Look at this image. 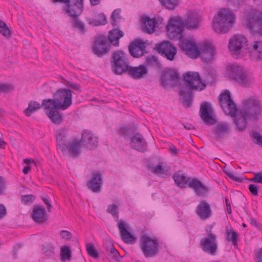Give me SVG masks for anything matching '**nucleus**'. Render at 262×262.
<instances>
[{
  "instance_id": "obj_1",
  "label": "nucleus",
  "mask_w": 262,
  "mask_h": 262,
  "mask_svg": "<svg viewBox=\"0 0 262 262\" xmlns=\"http://www.w3.org/2000/svg\"><path fill=\"white\" fill-rule=\"evenodd\" d=\"M184 86L180 89L179 94L182 97L183 104L187 108L192 105L194 95L192 91H202L206 87L198 72H188L183 75Z\"/></svg>"
},
{
  "instance_id": "obj_2",
  "label": "nucleus",
  "mask_w": 262,
  "mask_h": 262,
  "mask_svg": "<svg viewBox=\"0 0 262 262\" xmlns=\"http://www.w3.org/2000/svg\"><path fill=\"white\" fill-rule=\"evenodd\" d=\"M181 47L182 50L191 58H196L201 55L206 62L210 61L213 58L215 52L212 45L208 42L204 43L202 51L192 40H182Z\"/></svg>"
},
{
  "instance_id": "obj_3",
  "label": "nucleus",
  "mask_w": 262,
  "mask_h": 262,
  "mask_svg": "<svg viewBox=\"0 0 262 262\" xmlns=\"http://www.w3.org/2000/svg\"><path fill=\"white\" fill-rule=\"evenodd\" d=\"M235 23V16L229 9L223 8L219 10L217 15L213 19V28L219 34L226 33Z\"/></svg>"
},
{
  "instance_id": "obj_4",
  "label": "nucleus",
  "mask_w": 262,
  "mask_h": 262,
  "mask_svg": "<svg viewBox=\"0 0 262 262\" xmlns=\"http://www.w3.org/2000/svg\"><path fill=\"white\" fill-rule=\"evenodd\" d=\"M73 93L70 89L61 88L54 94L53 99H44L42 101L48 103V108L52 105L54 108L64 110L72 104Z\"/></svg>"
},
{
  "instance_id": "obj_5",
  "label": "nucleus",
  "mask_w": 262,
  "mask_h": 262,
  "mask_svg": "<svg viewBox=\"0 0 262 262\" xmlns=\"http://www.w3.org/2000/svg\"><path fill=\"white\" fill-rule=\"evenodd\" d=\"M229 77L243 87L251 86L254 82L252 75L244 70V68L237 64H232L227 68Z\"/></svg>"
},
{
  "instance_id": "obj_6",
  "label": "nucleus",
  "mask_w": 262,
  "mask_h": 262,
  "mask_svg": "<svg viewBox=\"0 0 262 262\" xmlns=\"http://www.w3.org/2000/svg\"><path fill=\"white\" fill-rule=\"evenodd\" d=\"M240 110L249 119L256 121L262 115V103L256 97L251 96L243 101Z\"/></svg>"
},
{
  "instance_id": "obj_7",
  "label": "nucleus",
  "mask_w": 262,
  "mask_h": 262,
  "mask_svg": "<svg viewBox=\"0 0 262 262\" xmlns=\"http://www.w3.org/2000/svg\"><path fill=\"white\" fill-rule=\"evenodd\" d=\"M139 246L146 258L154 257L159 253L160 243L155 236L150 237L146 234L142 235L140 237Z\"/></svg>"
},
{
  "instance_id": "obj_8",
  "label": "nucleus",
  "mask_w": 262,
  "mask_h": 262,
  "mask_svg": "<svg viewBox=\"0 0 262 262\" xmlns=\"http://www.w3.org/2000/svg\"><path fill=\"white\" fill-rule=\"evenodd\" d=\"M128 55L121 50L114 51L112 55L111 69L116 75L126 73L130 67Z\"/></svg>"
},
{
  "instance_id": "obj_9",
  "label": "nucleus",
  "mask_w": 262,
  "mask_h": 262,
  "mask_svg": "<svg viewBox=\"0 0 262 262\" xmlns=\"http://www.w3.org/2000/svg\"><path fill=\"white\" fill-rule=\"evenodd\" d=\"M182 20L179 18H170L166 27L167 34L170 39L179 40L182 37L183 31Z\"/></svg>"
},
{
  "instance_id": "obj_10",
  "label": "nucleus",
  "mask_w": 262,
  "mask_h": 262,
  "mask_svg": "<svg viewBox=\"0 0 262 262\" xmlns=\"http://www.w3.org/2000/svg\"><path fill=\"white\" fill-rule=\"evenodd\" d=\"M219 101L224 112L226 115L233 116L239 111L232 99L230 93L228 90H225L223 93L220 95Z\"/></svg>"
},
{
  "instance_id": "obj_11",
  "label": "nucleus",
  "mask_w": 262,
  "mask_h": 262,
  "mask_svg": "<svg viewBox=\"0 0 262 262\" xmlns=\"http://www.w3.org/2000/svg\"><path fill=\"white\" fill-rule=\"evenodd\" d=\"M111 45L104 36H99L94 41L92 51L98 57H102L107 54L110 50Z\"/></svg>"
},
{
  "instance_id": "obj_12",
  "label": "nucleus",
  "mask_w": 262,
  "mask_h": 262,
  "mask_svg": "<svg viewBox=\"0 0 262 262\" xmlns=\"http://www.w3.org/2000/svg\"><path fill=\"white\" fill-rule=\"evenodd\" d=\"M200 245L204 252L212 255H215L217 250L216 235L212 233H208L206 237L201 240Z\"/></svg>"
},
{
  "instance_id": "obj_13",
  "label": "nucleus",
  "mask_w": 262,
  "mask_h": 262,
  "mask_svg": "<svg viewBox=\"0 0 262 262\" xmlns=\"http://www.w3.org/2000/svg\"><path fill=\"white\" fill-rule=\"evenodd\" d=\"M247 27L251 31L262 35V13L249 12L248 13Z\"/></svg>"
},
{
  "instance_id": "obj_14",
  "label": "nucleus",
  "mask_w": 262,
  "mask_h": 262,
  "mask_svg": "<svg viewBox=\"0 0 262 262\" xmlns=\"http://www.w3.org/2000/svg\"><path fill=\"white\" fill-rule=\"evenodd\" d=\"M158 52L167 60L172 61L177 52V49L168 41H163L156 48Z\"/></svg>"
},
{
  "instance_id": "obj_15",
  "label": "nucleus",
  "mask_w": 262,
  "mask_h": 262,
  "mask_svg": "<svg viewBox=\"0 0 262 262\" xmlns=\"http://www.w3.org/2000/svg\"><path fill=\"white\" fill-rule=\"evenodd\" d=\"M247 42V39L244 36L236 35L230 39L228 48L232 54L237 55L241 49L246 46Z\"/></svg>"
},
{
  "instance_id": "obj_16",
  "label": "nucleus",
  "mask_w": 262,
  "mask_h": 262,
  "mask_svg": "<svg viewBox=\"0 0 262 262\" xmlns=\"http://www.w3.org/2000/svg\"><path fill=\"white\" fill-rule=\"evenodd\" d=\"M179 79V75L174 70H165L161 78L162 85L166 88L168 85H176L178 80Z\"/></svg>"
},
{
  "instance_id": "obj_17",
  "label": "nucleus",
  "mask_w": 262,
  "mask_h": 262,
  "mask_svg": "<svg viewBox=\"0 0 262 262\" xmlns=\"http://www.w3.org/2000/svg\"><path fill=\"white\" fill-rule=\"evenodd\" d=\"M66 5L67 13L73 18H76L82 13L83 0H69Z\"/></svg>"
},
{
  "instance_id": "obj_18",
  "label": "nucleus",
  "mask_w": 262,
  "mask_h": 262,
  "mask_svg": "<svg viewBox=\"0 0 262 262\" xmlns=\"http://www.w3.org/2000/svg\"><path fill=\"white\" fill-rule=\"evenodd\" d=\"M195 212L201 220H207L212 215L210 204L206 200H201L196 206Z\"/></svg>"
},
{
  "instance_id": "obj_19",
  "label": "nucleus",
  "mask_w": 262,
  "mask_h": 262,
  "mask_svg": "<svg viewBox=\"0 0 262 262\" xmlns=\"http://www.w3.org/2000/svg\"><path fill=\"white\" fill-rule=\"evenodd\" d=\"M103 184L101 174L98 171L92 173V177L86 183L87 187L92 192L98 193L100 192Z\"/></svg>"
},
{
  "instance_id": "obj_20",
  "label": "nucleus",
  "mask_w": 262,
  "mask_h": 262,
  "mask_svg": "<svg viewBox=\"0 0 262 262\" xmlns=\"http://www.w3.org/2000/svg\"><path fill=\"white\" fill-rule=\"evenodd\" d=\"M200 116L204 122L207 125H213L216 122L211 112V105L207 102L201 103L200 110Z\"/></svg>"
},
{
  "instance_id": "obj_21",
  "label": "nucleus",
  "mask_w": 262,
  "mask_h": 262,
  "mask_svg": "<svg viewBox=\"0 0 262 262\" xmlns=\"http://www.w3.org/2000/svg\"><path fill=\"white\" fill-rule=\"evenodd\" d=\"M69 129L63 127L56 131L55 138L57 145L60 149L63 155L66 154V144L68 137Z\"/></svg>"
},
{
  "instance_id": "obj_22",
  "label": "nucleus",
  "mask_w": 262,
  "mask_h": 262,
  "mask_svg": "<svg viewBox=\"0 0 262 262\" xmlns=\"http://www.w3.org/2000/svg\"><path fill=\"white\" fill-rule=\"evenodd\" d=\"M82 146L88 149H94L97 147L98 141L96 137L93 135L91 132L84 130L81 135V138L79 139Z\"/></svg>"
},
{
  "instance_id": "obj_23",
  "label": "nucleus",
  "mask_w": 262,
  "mask_h": 262,
  "mask_svg": "<svg viewBox=\"0 0 262 262\" xmlns=\"http://www.w3.org/2000/svg\"><path fill=\"white\" fill-rule=\"evenodd\" d=\"M48 103L42 101L43 107L46 110V113L51 121L57 125L61 124L63 120L61 113L58 112L59 108H56L51 105V108H48Z\"/></svg>"
},
{
  "instance_id": "obj_24",
  "label": "nucleus",
  "mask_w": 262,
  "mask_h": 262,
  "mask_svg": "<svg viewBox=\"0 0 262 262\" xmlns=\"http://www.w3.org/2000/svg\"><path fill=\"white\" fill-rule=\"evenodd\" d=\"M130 144L133 148L140 152H144L147 149L146 141L143 136L139 133L131 137Z\"/></svg>"
},
{
  "instance_id": "obj_25",
  "label": "nucleus",
  "mask_w": 262,
  "mask_h": 262,
  "mask_svg": "<svg viewBox=\"0 0 262 262\" xmlns=\"http://www.w3.org/2000/svg\"><path fill=\"white\" fill-rule=\"evenodd\" d=\"M31 217L35 222L40 224L46 222L49 215L42 206L36 205L33 207Z\"/></svg>"
},
{
  "instance_id": "obj_26",
  "label": "nucleus",
  "mask_w": 262,
  "mask_h": 262,
  "mask_svg": "<svg viewBox=\"0 0 262 262\" xmlns=\"http://www.w3.org/2000/svg\"><path fill=\"white\" fill-rule=\"evenodd\" d=\"M82 145L79 140L75 139L66 144V152L72 158H77L81 154Z\"/></svg>"
},
{
  "instance_id": "obj_27",
  "label": "nucleus",
  "mask_w": 262,
  "mask_h": 262,
  "mask_svg": "<svg viewBox=\"0 0 262 262\" xmlns=\"http://www.w3.org/2000/svg\"><path fill=\"white\" fill-rule=\"evenodd\" d=\"M118 227L120 231L121 238L126 244H133L136 240V237L133 236L126 228L125 223L121 221L118 223Z\"/></svg>"
},
{
  "instance_id": "obj_28",
  "label": "nucleus",
  "mask_w": 262,
  "mask_h": 262,
  "mask_svg": "<svg viewBox=\"0 0 262 262\" xmlns=\"http://www.w3.org/2000/svg\"><path fill=\"white\" fill-rule=\"evenodd\" d=\"M107 258L110 262H119L121 256L119 252L115 248L111 241H107L104 244Z\"/></svg>"
},
{
  "instance_id": "obj_29",
  "label": "nucleus",
  "mask_w": 262,
  "mask_h": 262,
  "mask_svg": "<svg viewBox=\"0 0 262 262\" xmlns=\"http://www.w3.org/2000/svg\"><path fill=\"white\" fill-rule=\"evenodd\" d=\"M231 116L233 117V123L238 131L243 132L246 129L247 120L249 119V118L245 116V115L242 113L240 110L235 115Z\"/></svg>"
},
{
  "instance_id": "obj_30",
  "label": "nucleus",
  "mask_w": 262,
  "mask_h": 262,
  "mask_svg": "<svg viewBox=\"0 0 262 262\" xmlns=\"http://www.w3.org/2000/svg\"><path fill=\"white\" fill-rule=\"evenodd\" d=\"M147 67L144 64H141L138 67H132L130 66L127 74L134 79H139L147 74Z\"/></svg>"
},
{
  "instance_id": "obj_31",
  "label": "nucleus",
  "mask_w": 262,
  "mask_h": 262,
  "mask_svg": "<svg viewBox=\"0 0 262 262\" xmlns=\"http://www.w3.org/2000/svg\"><path fill=\"white\" fill-rule=\"evenodd\" d=\"M200 17L196 13H189L187 18L182 20L183 25L188 29H196L198 28Z\"/></svg>"
},
{
  "instance_id": "obj_32",
  "label": "nucleus",
  "mask_w": 262,
  "mask_h": 262,
  "mask_svg": "<svg viewBox=\"0 0 262 262\" xmlns=\"http://www.w3.org/2000/svg\"><path fill=\"white\" fill-rule=\"evenodd\" d=\"M189 187L193 189L197 196L205 195L208 191L207 187L196 178L192 179L189 182Z\"/></svg>"
},
{
  "instance_id": "obj_33",
  "label": "nucleus",
  "mask_w": 262,
  "mask_h": 262,
  "mask_svg": "<svg viewBox=\"0 0 262 262\" xmlns=\"http://www.w3.org/2000/svg\"><path fill=\"white\" fill-rule=\"evenodd\" d=\"M156 23L155 19L145 16L141 20V28L144 32L151 34L155 32Z\"/></svg>"
},
{
  "instance_id": "obj_34",
  "label": "nucleus",
  "mask_w": 262,
  "mask_h": 262,
  "mask_svg": "<svg viewBox=\"0 0 262 262\" xmlns=\"http://www.w3.org/2000/svg\"><path fill=\"white\" fill-rule=\"evenodd\" d=\"M229 129V125L225 122L217 124L213 131L215 138L217 140L222 139L228 134Z\"/></svg>"
},
{
  "instance_id": "obj_35",
  "label": "nucleus",
  "mask_w": 262,
  "mask_h": 262,
  "mask_svg": "<svg viewBox=\"0 0 262 262\" xmlns=\"http://www.w3.org/2000/svg\"><path fill=\"white\" fill-rule=\"evenodd\" d=\"M124 36V33L118 29H114L108 32L107 38L110 43L118 47L119 45V39Z\"/></svg>"
},
{
  "instance_id": "obj_36",
  "label": "nucleus",
  "mask_w": 262,
  "mask_h": 262,
  "mask_svg": "<svg viewBox=\"0 0 262 262\" xmlns=\"http://www.w3.org/2000/svg\"><path fill=\"white\" fill-rule=\"evenodd\" d=\"M172 178L177 186L181 188L186 187L187 184L189 186V182L192 180L190 178H187L181 171L175 172Z\"/></svg>"
},
{
  "instance_id": "obj_37",
  "label": "nucleus",
  "mask_w": 262,
  "mask_h": 262,
  "mask_svg": "<svg viewBox=\"0 0 262 262\" xmlns=\"http://www.w3.org/2000/svg\"><path fill=\"white\" fill-rule=\"evenodd\" d=\"M136 48L140 53L139 54L140 56H143L145 52L146 45L141 40H134L132 41L128 46V51L129 53H133V50Z\"/></svg>"
},
{
  "instance_id": "obj_38",
  "label": "nucleus",
  "mask_w": 262,
  "mask_h": 262,
  "mask_svg": "<svg viewBox=\"0 0 262 262\" xmlns=\"http://www.w3.org/2000/svg\"><path fill=\"white\" fill-rule=\"evenodd\" d=\"M43 106V104H40L35 101H31L28 103L27 108L24 110V113L27 117H30L31 115L39 110Z\"/></svg>"
},
{
  "instance_id": "obj_39",
  "label": "nucleus",
  "mask_w": 262,
  "mask_h": 262,
  "mask_svg": "<svg viewBox=\"0 0 262 262\" xmlns=\"http://www.w3.org/2000/svg\"><path fill=\"white\" fill-rule=\"evenodd\" d=\"M146 67H150L154 69H160L161 68V64L159 61L157 56L154 55L148 56L145 59Z\"/></svg>"
},
{
  "instance_id": "obj_40",
  "label": "nucleus",
  "mask_w": 262,
  "mask_h": 262,
  "mask_svg": "<svg viewBox=\"0 0 262 262\" xmlns=\"http://www.w3.org/2000/svg\"><path fill=\"white\" fill-rule=\"evenodd\" d=\"M89 24L94 26H98L105 25L107 23L106 17L103 13L98 14L97 18H89Z\"/></svg>"
},
{
  "instance_id": "obj_41",
  "label": "nucleus",
  "mask_w": 262,
  "mask_h": 262,
  "mask_svg": "<svg viewBox=\"0 0 262 262\" xmlns=\"http://www.w3.org/2000/svg\"><path fill=\"white\" fill-rule=\"evenodd\" d=\"M251 52L253 55L256 56L257 59H262V41H255Z\"/></svg>"
},
{
  "instance_id": "obj_42",
  "label": "nucleus",
  "mask_w": 262,
  "mask_h": 262,
  "mask_svg": "<svg viewBox=\"0 0 262 262\" xmlns=\"http://www.w3.org/2000/svg\"><path fill=\"white\" fill-rule=\"evenodd\" d=\"M160 4L166 9L172 10L179 5L178 0H159Z\"/></svg>"
},
{
  "instance_id": "obj_43",
  "label": "nucleus",
  "mask_w": 262,
  "mask_h": 262,
  "mask_svg": "<svg viewBox=\"0 0 262 262\" xmlns=\"http://www.w3.org/2000/svg\"><path fill=\"white\" fill-rule=\"evenodd\" d=\"M227 239L232 242L234 246H237V242L238 241L239 234L234 231L227 230L226 231Z\"/></svg>"
},
{
  "instance_id": "obj_44",
  "label": "nucleus",
  "mask_w": 262,
  "mask_h": 262,
  "mask_svg": "<svg viewBox=\"0 0 262 262\" xmlns=\"http://www.w3.org/2000/svg\"><path fill=\"white\" fill-rule=\"evenodd\" d=\"M60 257L62 261L71 259L72 255L70 247L63 246L61 248Z\"/></svg>"
},
{
  "instance_id": "obj_45",
  "label": "nucleus",
  "mask_w": 262,
  "mask_h": 262,
  "mask_svg": "<svg viewBox=\"0 0 262 262\" xmlns=\"http://www.w3.org/2000/svg\"><path fill=\"white\" fill-rule=\"evenodd\" d=\"M250 136L253 140V143L262 147V135L258 132L253 130L250 134Z\"/></svg>"
},
{
  "instance_id": "obj_46",
  "label": "nucleus",
  "mask_w": 262,
  "mask_h": 262,
  "mask_svg": "<svg viewBox=\"0 0 262 262\" xmlns=\"http://www.w3.org/2000/svg\"><path fill=\"white\" fill-rule=\"evenodd\" d=\"M106 212L108 213H110L112 215V216L116 218L118 223L120 221H119V211L118 210V206L115 204H111L107 206V208L106 209ZM121 221H120L121 222Z\"/></svg>"
},
{
  "instance_id": "obj_47",
  "label": "nucleus",
  "mask_w": 262,
  "mask_h": 262,
  "mask_svg": "<svg viewBox=\"0 0 262 262\" xmlns=\"http://www.w3.org/2000/svg\"><path fill=\"white\" fill-rule=\"evenodd\" d=\"M0 33L6 37H9L11 34L10 29L6 24L0 19Z\"/></svg>"
},
{
  "instance_id": "obj_48",
  "label": "nucleus",
  "mask_w": 262,
  "mask_h": 262,
  "mask_svg": "<svg viewBox=\"0 0 262 262\" xmlns=\"http://www.w3.org/2000/svg\"><path fill=\"white\" fill-rule=\"evenodd\" d=\"M43 254L48 257H52L54 254V247L50 244H45L42 246Z\"/></svg>"
},
{
  "instance_id": "obj_49",
  "label": "nucleus",
  "mask_w": 262,
  "mask_h": 262,
  "mask_svg": "<svg viewBox=\"0 0 262 262\" xmlns=\"http://www.w3.org/2000/svg\"><path fill=\"white\" fill-rule=\"evenodd\" d=\"M86 250L90 256L96 259L99 257L98 253L93 245L87 243L86 244Z\"/></svg>"
},
{
  "instance_id": "obj_50",
  "label": "nucleus",
  "mask_w": 262,
  "mask_h": 262,
  "mask_svg": "<svg viewBox=\"0 0 262 262\" xmlns=\"http://www.w3.org/2000/svg\"><path fill=\"white\" fill-rule=\"evenodd\" d=\"M72 26L78 29L82 33H84L85 31L84 24L80 21L78 17L73 18Z\"/></svg>"
},
{
  "instance_id": "obj_51",
  "label": "nucleus",
  "mask_w": 262,
  "mask_h": 262,
  "mask_svg": "<svg viewBox=\"0 0 262 262\" xmlns=\"http://www.w3.org/2000/svg\"><path fill=\"white\" fill-rule=\"evenodd\" d=\"M120 10L118 9L115 10L111 15V18L112 19V25L115 27H118V21L121 19V17L120 15Z\"/></svg>"
},
{
  "instance_id": "obj_52",
  "label": "nucleus",
  "mask_w": 262,
  "mask_h": 262,
  "mask_svg": "<svg viewBox=\"0 0 262 262\" xmlns=\"http://www.w3.org/2000/svg\"><path fill=\"white\" fill-rule=\"evenodd\" d=\"M151 171L155 174L157 175L163 174L165 173V170L161 164L158 165H151L149 166Z\"/></svg>"
},
{
  "instance_id": "obj_53",
  "label": "nucleus",
  "mask_w": 262,
  "mask_h": 262,
  "mask_svg": "<svg viewBox=\"0 0 262 262\" xmlns=\"http://www.w3.org/2000/svg\"><path fill=\"white\" fill-rule=\"evenodd\" d=\"M35 199V197L33 194L24 195L21 196V201L25 204L33 203Z\"/></svg>"
},
{
  "instance_id": "obj_54",
  "label": "nucleus",
  "mask_w": 262,
  "mask_h": 262,
  "mask_svg": "<svg viewBox=\"0 0 262 262\" xmlns=\"http://www.w3.org/2000/svg\"><path fill=\"white\" fill-rule=\"evenodd\" d=\"M248 181L262 184V171L255 173L254 177L252 179H248Z\"/></svg>"
},
{
  "instance_id": "obj_55",
  "label": "nucleus",
  "mask_w": 262,
  "mask_h": 262,
  "mask_svg": "<svg viewBox=\"0 0 262 262\" xmlns=\"http://www.w3.org/2000/svg\"><path fill=\"white\" fill-rule=\"evenodd\" d=\"M13 90V86L12 85L4 83L0 84V93H7Z\"/></svg>"
},
{
  "instance_id": "obj_56",
  "label": "nucleus",
  "mask_w": 262,
  "mask_h": 262,
  "mask_svg": "<svg viewBox=\"0 0 262 262\" xmlns=\"http://www.w3.org/2000/svg\"><path fill=\"white\" fill-rule=\"evenodd\" d=\"M41 200H42V202L46 205L48 211L49 212H50L51 211V209L52 208V206L51 205V201H50L49 196L47 195L43 196L41 197Z\"/></svg>"
},
{
  "instance_id": "obj_57",
  "label": "nucleus",
  "mask_w": 262,
  "mask_h": 262,
  "mask_svg": "<svg viewBox=\"0 0 262 262\" xmlns=\"http://www.w3.org/2000/svg\"><path fill=\"white\" fill-rule=\"evenodd\" d=\"M258 186L255 184H250L248 186V189L251 193L254 196L258 195Z\"/></svg>"
},
{
  "instance_id": "obj_58",
  "label": "nucleus",
  "mask_w": 262,
  "mask_h": 262,
  "mask_svg": "<svg viewBox=\"0 0 262 262\" xmlns=\"http://www.w3.org/2000/svg\"><path fill=\"white\" fill-rule=\"evenodd\" d=\"M60 235L63 239L66 240H70L72 238L71 233L67 230L61 231Z\"/></svg>"
},
{
  "instance_id": "obj_59",
  "label": "nucleus",
  "mask_w": 262,
  "mask_h": 262,
  "mask_svg": "<svg viewBox=\"0 0 262 262\" xmlns=\"http://www.w3.org/2000/svg\"><path fill=\"white\" fill-rule=\"evenodd\" d=\"M118 134L122 137H127L129 136V128L128 127H120L118 130Z\"/></svg>"
},
{
  "instance_id": "obj_60",
  "label": "nucleus",
  "mask_w": 262,
  "mask_h": 262,
  "mask_svg": "<svg viewBox=\"0 0 262 262\" xmlns=\"http://www.w3.org/2000/svg\"><path fill=\"white\" fill-rule=\"evenodd\" d=\"M68 84L69 87L75 90V91L80 92L81 91V86L79 84L72 82H69Z\"/></svg>"
},
{
  "instance_id": "obj_61",
  "label": "nucleus",
  "mask_w": 262,
  "mask_h": 262,
  "mask_svg": "<svg viewBox=\"0 0 262 262\" xmlns=\"http://www.w3.org/2000/svg\"><path fill=\"white\" fill-rule=\"evenodd\" d=\"M6 209L4 205L0 204V219L3 218L6 214Z\"/></svg>"
},
{
  "instance_id": "obj_62",
  "label": "nucleus",
  "mask_w": 262,
  "mask_h": 262,
  "mask_svg": "<svg viewBox=\"0 0 262 262\" xmlns=\"http://www.w3.org/2000/svg\"><path fill=\"white\" fill-rule=\"evenodd\" d=\"M229 178L237 182H242L243 181L242 178L236 176L233 172L231 174H229Z\"/></svg>"
},
{
  "instance_id": "obj_63",
  "label": "nucleus",
  "mask_w": 262,
  "mask_h": 262,
  "mask_svg": "<svg viewBox=\"0 0 262 262\" xmlns=\"http://www.w3.org/2000/svg\"><path fill=\"white\" fill-rule=\"evenodd\" d=\"M225 200L226 205L227 207V210L228 213L230 214L232 212L230 203L229 202V201L228 198H225Z\"/></svg>"
},
{
  "instance_id": "obj_64",
  "label": "nucleus",
  "mask_w": 262,
  "mask_h": 262,
  "mask_svg": "<svg viewBox=\"0 0 262 262\" xmlns=\"http://www.w3.org/2000/svg\"><path fill=\"white\" fill-rule=\"evenodd\" d=\"M255 262H262V250L256 253Z\"/></svg>"
}]
</instances>
